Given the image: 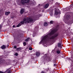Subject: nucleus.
<instances>
[{"mask_svg": "<svg viewBox=\"0 0 73 73\" xmlns=\"http://www.w3.org/2000/svg\"><path fill=\"white\" fill-rule=\"evenodd\" d=\"M72 5L73 6V4H72Z\"/></svg>", "mask_w": 73, "mask_h": 73, "instance_id": "obj_31", "label": "nucleus"}, {"mask_svg": "<svg viewBox=\"0 0 73 73\" xmlns=\"http://www.w3.org/2000/svg\"><path fill=\"white\" fill-rule=\"evenodd\" d=\"M70 15H68L66 17L65 16L64 18V22H66V24L68 25H70L71 23L73 22V18L70 19Z\"/></svg>", "mask_w": 73, "mask_h": 73, "instance_id": "obj_3", "label": "nucleus"}, {"mask_svg": "<svg viewBox=\"0 0 73 73\" xmlns=\"http://www.w3.org/2000/svg\"><path fill=\"white\" fill-rule=\"evenodd\" d=\"M21 50V48H17V50L18 51H20V50Z\"/></svg>", "mask_w": 73, "mask_h": 73, "instance_id": "obj_16", "label": "nucleus"}, {"mask_svg": "<svg viewBox=\"0 0 73 73\" xmlns=\"http://www.w3.org/2000/svg\"><path fill=\"white\" fill-rule=\"evenodd\" d=\"M39 55H41V53L39 52H37L36 53V56H39Z\"/></svg>", "mask_w": 73, "mask_h": 73, "instance_id": "obj_13", "label": "nucleus"}, {"mask_svg": "<svg viewBox=\"0 0 73 73\" xmlns=\"http://www.w3.org/2000/svg\"><path fill=\"white\" fill-rule=\"evenodd\" d=\"M55 33V34H54ZM58 36V33H55L54 31H51L50 33H47L46 35L42 36L41 41L39 42L40 44L43 43V45L44 46H47L48 43H51L53 40Z\"/></svg>", "mask_w": 73, "mask_h": 73, "instance_id": "obj_1", "label": "nucleus"}, {"mask_svg": "<svg viewBox=\"0 0 73 73\" xmlns=\"http://www.w3.org/2000/svg\"><path fill=\"white\" fill-rule=\"evenodd\" d=\"M15 56H18V53H16L15 54Z\"/></svg>", "mask_w": 73, "mask_h": 73, "instance_id": "obj_24", "label": "nucleus"}, {"mask_svg": "<svg viewBox=\"0 0 73 73\" xmlns=\"http://www.w3.org/2000/svg\"><path fill=\"white\" fill-rule=\"evenodd\" d=\"M0 73H3V72H0Z\"/></svg>", "mask_w": 73, "mask_h": 73, "instance_id": "obj_29", "label": "nucleus"}, {"mask_svg": "<svg viewBox=\"0 0 73 73\" xmlns=\"http://www.w3.org/2000/svg\"><path fill=\"white\" fill-rule=\"evenodd\" d=\"M70 10V8H68L66 10V11H69Z\"/></svg>", "mask_w": 73, "mask_h": 73, "instance_id": "obj_20", "label": "nucleus"}, {"mask_svg": "<svg viewBox=\"0 0 73 73\" xmlns=\"http://www.w3.org/2000/svg\"><path fill=\"white\" fill-rule=\"evenodd\" d=\"M1 48L2 49H5V48H6V47L4 45H3V46H1Z\"/></svg>", "mask_w": 73, "mask_h": 73, "instance_id": "obj_9", "label": "nucleus"}, {"mask_svg": "<svg viewBox=\"0 0 73 73\" xmlns=\"http://www.w3.org/2000/svg\"><path fill=\"white\" fill-rule=\"evenodd\" d=\"M36 20V19H35V18L32 19L31 18H29V17L24 18L23 21L21 22V24L19 23L17 26V27H20L21 25V24H24V23L25 24H28L29 23H31V22H32V21H35Z\"/></svg>", "mask_w": 73, "mask_h": 73, "instance_id": "obj_2", "label": "nucleus"}, {"mask_svg": "<svg viewBox=\"0 0 73 73\" xmlns=\"http://www.w3.org/2000/svg\"><path fill=\"white\" fill-rule=\"evenodd\" d=\"M29 40V38H28L27 39L25 40V41H28Z\"/></svg>", "mask_w": 73, "mask_h": 73, "instance_id": "obj_19", "label": "nucleus"}, {"mask_svg": "<svg viewBox=\"0 0 73 73\" xmlns=\"http://www.w3.org/2000/svg\"><path fill=\"white\" fill-rule=\"evenodd\" d=\"M58 47H59L60 49L62 48V46L61 45V44L60 43H59L58 44Z\"/></svg>", "mask_w": 73, "mask_h": 73, "instance_id": "obj_6", "label": "nucleus"}, {"mask_svg": "<svg viewBox=\"0 0 73 73\" xmlns=\"http://www.w3.org/2000/svg\"><path fill=\"white\" fill-rule=\"evenodd\" d=\"M23 45H24V46H25V45H26V44H26V43L25 42H24V43H23Z\"/></svg>", "mask_w": 73, "mask_h": 73, "instance_id": "obj_22", "label": "nucleus"}, {"mask_svg": "<svg viewBox=\"0 0 73 73\" xmlns=\"http://www.w3.org/2000/svg\"><path fill=\"white\" fill-rule=\"evenodd\" d=\"M44 27H46L48 26V23L46 22H45L44 23Z\"/></svg>", "mask_w": 73, "mask_h": 73, "instance_id": "obj_12", "label": "nucleus"}, {"mask_svg": "<svg viewBox=\"0 0 73 73\" xmlns=\"http://www.w3.org/2000/svg\"><path fill=\"white\" fill-rule=\"evenodd\" d=\"M72 73H73V72Z\"/></svg>", "mask_w": 73, "mask_h": 73, "instance_id": "obj_32", "label": "nucleus"}, {"mask_svg": "<svg viewBox=\"0 0 73 73\" xmlns=\"http://www.w3.org/2000/svg\"><path fill=\"white\" fill-rule=\"evenodd\" d=\"M24 12V9H22L20 11L21 14H23Z\"/></svg>", "mask_w": 73, "mask_h": 73, "instance_id": "obj_7", "label": "nucleus"}, {"mask_svg": "<svg viewBox=\"0 0 73 73\" xmlns=\"http://www.w3.org/2000/svg\"><path fill=\"white\" fill-rule=\"evenodd\" d=\"M29 50H32V47H29Z\"/></svg>", "mask_w": 73, "mask_h": 73, "instance_id": "obj_21", "label": "nucleus"}, {"mask_svg": "<svg viewBox=\"0 0 73 73\" xmlns=\"http://www.w3.org/2000/svg\"><path fill=\"white\" fill-rule=\"evenodd\" d=\"M8 72L7 73H11V70H9V69L7 70L6 71V72Z\"/></svg>", "mask_w": 73, "mask_h": 73, "instance_id": "obj_14", "label": "nucleus"}, {"mask_svg": "<svg viewBox=\"0 0 73 73\" xmlns=\"http://www.w3.org/2000/svg\"><path fill=\"white\" fill-rule=\"evenodd\" d=\"M54 15H58V12H57V11H55Z\"/></svg>", "mask_w": 73, "mask_h": 73, "instance_id": "obj_15", "label": "nucleus"}, {"mask_svg": "<svg viewBox=\"0 0 73 73\" xmlns=\"http://www.w3.org/2000/svg\"><path fill=\"white\" fill-rule=\"evenodd\" d=\"M14 48H15V49H16V48H17V46H14Z\"/></svg>", "mask_w": 73, "mask_h": 73, "instance_id": "obj_23", "label": "nucleus"}, {"mask_svg": "<svg viewBox=\"0 0 73 73\" xmlns=\"http://www.w3.org/2000/svg\"><path fill=\"white\" fill-rule=\"evenodd\" d=\"M48 6H49V4H46L44 8H47L48 7Z\"/></svg>", "mask_w": 73, "mask_h": 73, "instance_id": "obj_10", "label": "nucleus"}, {"mask_svg": "<svg viewBox=\"0 0 73 73\" xmlns=\"http://www.w3.org/2000/svg\"><path fill=\"white\" fill-rule=\"evenodd\" d=\"M53 23V21H50V23H49V24H52Z\"/></svg>", "mask_w": 73, "mask_h": 73, "instance_id": "obj_18", "label": "nucleus"}, {"mask_svg": "<svg viewBox=\"0 0 73 73\" xmlns=\"http://www.w3.org/2000/svg\"><path fill=\"white\" fill-rule=\"evenodd\" d=\"M35 34L34 35H33V37H35Z\"/></svg>", "mask_w": 73, "mask_h": 73, "instance_id": "obj_26", "label": "nucleus"}, {"mask_svg": "<svg viewBox=\"0 0 73 73\" xmlns=\"http://www.w3.org/2000/svg\"><path fill=\"white\" fill-rule=\"evenodd\" d=\"M54 66H56V64H54Z\"/></svg>", "mask_w": 73, "mask_h": 73, "instance_id": "obj_28", "label": "nucleus"}, {"mask_svg": "<svg viewBox=\"0 0 73 73\" xmlns=\"http://www.w3.org/2000/svg\"><path fill=\"white\" fill-rule=\"evenodd\" d=\"M11 12L9 11H8L5 13V15H8L9 14H10Z\"/></svg>", "mask_w": 73, "mask_h": 73, "instance_id": "obj_8", "label": "nucleus"}, {"mask_svg": "<svg viewBox=\"0 0 73 73\" xmlns=\"http://www.w3.org/2000/svg\"><path fill=\"white\" fill-rule=\"evenodd\" d=\"M1 27H2V25H0V29H1Z\"/></svg>", "mask_w": 73, "mask_h": 73, "instance_id": "obj_25", "label": "nucleus"}, {"mask_svg": "<svg viewBox=\"0 0 73 73\" xmlns=\"http://www.w3.org/2000/svg\"><path fill=\"white\" fill-rule=\"evenodd\" d=\"M13 28H15V26L13 25Z\"/></svg>", "mask_w": 73, "mask_h": 73, "instance_id": "obj_27", "label": "nucleus"}, {"mask_svg": "<svg viewBox=\"0 0 73 73\" xmlns=\"http://www.w3.org/2000/svg\"><path fill=\"white\" fill-rule=\"evenodd\" d=\"M21 3L23 4V5H24L25 3V2L24 0H21Z\"/></svg>", "mask_w": 73, "mask_h": 73, "instance_id": "obj_4", "label": "nucleus"}, {"mask_svg": "<svg viewBox=\"0 0 73 73\" xmlns=\"http://www.w3.org/2000/svg\"><path fill=\"white\" fill-rule=\"evenodd\" d=\"M60 52L61 50H59V49H57L56 50V52L57 54H60Z\"/></svg>", "mask_w": 73, "mask_h": 73, "instance_id": "obj_5", "label": "nucleus"}, {"mask_svg": "<svg viewBox=\"0 0 73 73\" xmlns=\"http://www.w3.org/2000/svg\"><path fill=\"white\" fill-rule=\"evenodd\" d=\"M7 47H9V45H7Z\"/></svg>", "mask_w": 73, "mask_h": 73, "instance_id": "obj_30", "label": "nucleus"}, {"mask_svg": "<svg viewBox=\"0 0 73 73\" xmlns=\"http://www.w3.org/2000/svg\"><path fill=\"white\" fill-rule=\"evenodd\" d=\"M25 2V3H29V0H24Z\"/></svg>", "mask_w": 73, "mask_h": 73, "instance_id": "obj_17", "label": "nucleus"}, {"mask_svg": "<svg viewBox=\"0 0 73 73\" xmlns=\"http://www.w3.org/2000/svg\"><path fill=\"white\" fill-rule=\"evenodd\" d=\"M49 13L50 15H51V16L53 15V10H52L51 11H50L49 12Z\"/></svg>", "mask_w": 73, "mask_h": 73, "instance_id": "obj_11", "label": "nucleus"}]
</instances>
